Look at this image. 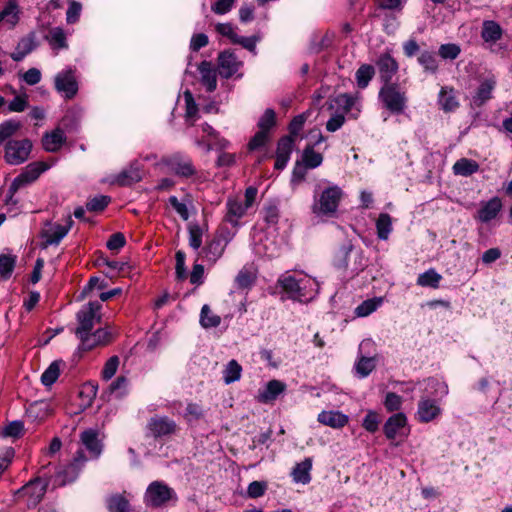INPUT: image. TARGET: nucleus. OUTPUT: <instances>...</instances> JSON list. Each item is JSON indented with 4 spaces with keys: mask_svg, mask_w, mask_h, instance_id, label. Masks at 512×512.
I'll return each instance as SVG.
<instances>
[{
    "mask_svg": "<svg viewBox=\"0 0 512 512\" xmlns=\"http://www.w3.org/2000/svg\"><path fill=\"white\" fill-rule=\"evenodd\" d=\"M379 99L393 114H401L406 107V91L396 82L383 84L379 91Z\"/></svg>",
    "mask_w": 512,
    "mask_h": 512,
    "instance_id": "obj_1",
    "label": "nucleus"
},
{
    "mask_svg": "<svg viewBox=\"0 0 512 512\" xmlns=\"http://www.w3.org/2000/svg\"><path fill=\"white\" fill-rule=\"evenodd\" d=\"M100 309L101 304L98 301H91L76 314L78 326L74 333L80 342L91 333L95 323L101 322V315L98 313Z\"/></svg>",
    "mask_w": 512,
    "mask_h": 512,
    "instance_id": "obj_2",
    "label": "nucleus"
},
{
    "mask_svg": "<svg viewBox=\"0 0 512 512\" xmlns=\"http://www.w3.org/2000/svg\"><path fill=\"white\" fill-rule=\"evenodd\" d=\"M49 481L41 477H36L30 480L26 485L15 492L18 498H27V507L35 508L43 499Z\"/></svg>",
    "mask_w": 512,
    "mask_h": 512,
    "instance_id": "obj_3",
    "label": "nucleus"
},
{
    "mask_svg": "<svg viewBox=\"0 0 512 512\" xmlns=\"http://www.w3.org/2000/svg\"><path fill=\"white\" fill-rule=\"evenodd\" d=\"M342 197V191L337 186L326 188L320 195V198L312 207L313 213L320 215H332L337 210Z\"/></svg>",
    "mask_w": 512,
    "mask_h": 512,
    "instance_id": "obj_4",
    "label": "nucleus"
},
{
    "mask_svg": "<svg viewBox=\"0 0 512 512\" xmlns=\"http://www.w3.org/2000/svg\"><path fill=\"white\" fill-rule=\"evenodd\" d=\"M31 149L29 139L10 140L5 145V160L9 164L19 165L28 159Z\"/></svg>",
    "mask_w": 512,
    "mask_h": 512,
    "instance_id": "obj_5",
    "label": "nucleus"
},
{
    "mask_svg": "<svg viewBox=\"0 0 512 512\" xmlns=\"http://www.w3.org/2000/svg\"><path fill=\"white\" fill-rule=\"evenodd\" d=\"M173 490L166 484L154 481L145 493L144 501L148 506L161 507L172 498Z\"/></svg>",
    "mask_w": 512,
    "mask_h": 512,
    "instance_id": "obj_6",
    "label": "nucleus"
},
{
    "mask_svg": "<svg viewBox=\"0 0 512 512\" xmlns=\"http://www.w3.org/2000/svg\"><path fill=\"white\" fill-rule=\"evenodd\" d=\"M49 167V164L45 162H32L28 164L25 170L11 183V192L16 193L21 187L32 183Z\"/></svg>",
    "mask_w": 512,
    "mask_h": 512,
    "instance_id": "obj_7",
    "label": "nucleus"
},
{
    "mask_svg": "<svg viewBox=\"0 0 512 512\" xmlns=\"http://www.w3.org/2000/svg\"><path fill=\"white\" fill-rule=\"evenodd\" d=\"M86 462L87 457L84 451L79 449L73 456L72 461L62 471L58 472L57 478L60 479L59 484L65 485L68 482L74 481Z\"/></svg>",
    "mask_w": 512,
    "mask_h": 512,
    "instance_id": "obj_8",
    "label": "nucleus"
},
{
    "mask_svg": "<svg viewBox=\"0 0 512 512\" xmlns=\"http://www.w3.org/2000/svg\"><path fill=\"white\" fill-rule=\"evenodd\" d=\"M73 223L74 222L71 216H68L66 225L52 224L51 222H47V225L50 226V228L42 231V237L45 239L43 242V248H46L49 245L59 244L60 241L67 235Z\"/></svg>",
    "mask_w": 512,
    "mask_h": 512,
    "instance_id": "obj_9",
    "label": "nucleus"
},
{
    "mask_svg": "<svg viewBox=\"0 0 512 512\" xmlns=\"http://www.w3.org/2000/svg\"><path fill=\"white\" fill-rule=\"evenodd\" d=\"M147 428L154 438H161L174 434L177 430V425L168 417L156 415L149 420Z\"/></svg>",
    "mask_w": 512,
    "mask_h": 512,
    "instance_id": "obj_10",
    "label": "nucleus"
},
{
    "mask_svg": "<svg viewBox=\"0 0 512 512\" xmlns=\"http://www.w3.org/2000/svg\"><path fill=\"white\" fill-rule=\"evenodd\" d=\"M55 88L65 94L67 99H72L78 91V84L72 69L60 72L55 77Z\"/></svg>",
    "mask_w": 512,
    "mask_h": 512,
    "instance_id": "obj_11",
    "label": "nucleus"
},
{
    "mask_svg": "<svg viewBox=\"0 0 512 512\" xmlns=\"http://www.w3.org/2000/svg\"><path fill=\"white\" fill-rule=\"evenodd\" d=\"M218 70L221 77L231 78L241 66L235 54L230 50H225L218 55Z\"/></svg>",
    "mask_w": 512,
    "mask_h": 512,
    "instance_id": "obj_12",
    "label": "nucleus"
},
{
    "mask_svg": "<svg viewBox=\"0 0 512 512\" xmlns=\"http://www.w3.org/2000/svg\"><path fill=\"white\" fill-rule=\"evenodd\" d=\"M407 426V418L404 413H396L388 418L383 426V432L389 440H393L396 436H407L405 432Z\"/></svg>",
    "mask_w": 512,
    "mask_h": 512,
    "instance_id": "obj_13",
    "label": "nucleus"
},
{
    "mask_svg": "<svg viewBox=\"0 0 512 512\" xmlns=\"http://www.w3.org/2000/svg\"><path fill=\"white\" fill-rule=\"evenodd\" d=\"M112 341V334L106 328H98L84 338L80 345V351H90L97 346H105Z\"/></svg>",
    "mask_w": 512,
    "mask_h": 512,
    "instance_id": "obj_14",
    "label": "nucleus"
},
{
    "mask_svg": "<svg viewBox=\"0 0 512 512\" xmlns=\"http://www.w3.org/2000/svg\"><path fill=\"white\" fill-rule=\"evenodd\" d=\"M379 77L383 84L392 82L393 76L398 71L397 61L388 53L382 54L376 61Z\"/></svg>",
    "mask_w": 512,
    "mask_h": 512,
    "instance_id": "obj_15",
    "label": "nucleus"
},
{
    "mask_svg": "<svg viewBox=\"0 0 512 512\" xmlns=\"http://www.w3.org/2000/svg\"><path fill=\"white\" fill-rule=\"evenodd\" d=\"M164 162L177 176L188 178L196 174V169L192 162L184 160L179 155H174Z\"/></svg>",
    "mask_w": 512,
    "mask_h": 512,
    "instance_id": "obj_16",
    "label": "nucleus"
},
{
    "mask_svg": "<svg viewBox=\"0 0 512 512\" xmlns=\"http://www.w3.org/2000/svg\"><path fill=\"white\" fill-rule=\"evenodd\" d=\"M142 180V170L141 166L137 161L132 162L128 168L121 171L113 183L119 186H130L134 183L140 182Z\"/></svg>",
    "mask_w": 512,
    "mask_h": 512,
    "instance_id": "obj_17",
    "label": "nucleus"
},
{
    "mask_svg": "<svg viewBox=\"0 0 512 512\" xmlns=\"http://www.w3.org/2000/svg\"><path fill=\"white\" fill-rule=\"evenodd\" d=\"M198 71L201 75V84L206 87L207 92H213L217 87V72L212 63L207 60L200 62Z\"/></svg>",
    "mask_w": 512,
    "mask_h": 512,
    "instance_id": "obj_18",
    "label": "nucleus"
},
{
    "mask_svg": "<svg viewBox=\"0 0 512 512\" xmlns=\"http://www.w3.org/2000/svg\"><path fill=\"white\" fill-rule=\"evenodd\" d=\"M502 208V201L495 196L489 201L482 203V207L478 210L477 218L483 223H487L496 218Z\"/></svg>",
    "mask_w": 512,
    "mask_h": 512,
    "instance_id": "obj_19",
    "label": "nucleus"
},
{
    "mask_svg": "<svg viewBox=\"0 0 512 512\" xmlns=\"http://www.w3.org/2000/svg\"><path fill=\"white\" fill-rule=\"evenodd\" d=\"M80 440L92 458L99 457L102 452V444L98 439V432L96 430H84L80 435Z\"/></svg>",
    "mask_w": 512,
    "mask_h": 512,
    "instance_id": "obj_20",
    "label": "nucleus"
},
{
    "mask_svg": "<svg viewBox=\"0 0 512 512\" xmlns=\"http://www.w3.org/2000/svg\"><path fill=\"white\" fill-rule=\"evenodd\" d=\"M35 40L36 35L34 32H31L27 36L21 38L17 44L15 52L11 54V58L16 62L23 60L27 54L37 47Z\"/></svg>",
    "mask_w": 512,
    "mask_h": 512,
    "instance_id": "obj_21",
    "label": "nucleus"
},
{
    "mask_svg": "<svg viewBox=\"0 0 512 512\" xmlns=\"http://www.w3.org/2000/svg\"><path fill=\"white\" fill-rule=\"evenodd\" d=\"M286 388V385L279 380H271L266 384L263 391H260L257 399L261 403H269L274 401L279 394Z\"/></svg>",
    "mask_w": 512,
    "mask_h": 512,
    "instance_id": "obj_22",
    "label": "nucleus"
},
{
    "mask_svg": "<svg viewBox=\"0 0 512 512\" xmlns=\"http://www.w3.org/2000/svg\"><path fill=\"white\" fill-rule=\"evenodd\" d=\"M318 421L332 428H342L348 423V416L339 411H323L318 415Z\"/></svg>",
    "mask_w": 512,
    "mask_h": 512,
    "instance_id": "obj_23",
    "label": "nucleus"
},
{
    "mask_svg": "<svg viewBox=\"0 0 512 512\" xmlns=\"http://www.w3.org/2000/svg\"><path fill=\"white\" fill-rule=\"evenodd\" d=\"M64 131L60 128H56L51 133H46L42 138L43 148L48 152H56L59 150L61 145L65 142Z\"/></svg>",
    "mask_w": 512,
    "mask_h": 512,
    "instance_id": "obj_24",
    "label": "nucleus"
},
{
    "mask_svg": "<svg viewBox=\"0 0 512 512\" xmlns=\"http://www.w3.org/2000/svg\"><path fill=\"white\" fill-rule=\"evenodd\" d=\"M440 413V408L435 401L430 399L421 400L418 404V419L421 422H429L436 418Z\"/></svg>",
    "mask_w": 512,
    "mask_h": 512,
    "instance_id": "obj_25",
    "label": "nucleus"
},
{
    "mask_svg": "<svg viewBox=\"0 0 512 512\" xmlns=\"http://www.w3.org/2000/svg\"><path fill=\"white\" fill-rule=\"evenodd\" d=\"M312 468L311 458H306L302 462L296 464L292 470L293 480L297 483L307 484L311 480L310 470Z\"/></svg>",
    "mask_w": 512,
    "mask_h": 512,
    "instance_id": "obj_26",
    "label": "nucleus"
},
{
    "mask_svg": "<svg viewBox=\"0 0 512 512\" xmlns=\"http://www.w3.org/2000/svg\"><path fill=\"white\" fill-rule=\"evenodd\" d=\"M247 207L236 199H229L227 201V214L225 220L234 226L238 224L237 220L243 217L247 211Z\"/></svg>",
    "mask_w": 512,
    "mask_h": 512,
    "instance_id": "obj_27",
    "label": "nucleus"
},
{
    "mask_svg": "<svg viewBox=\"0 0 512 512\" xmlns=\"http://www.w3.org/2000/svg\"><path fill=\"white\" fill-rule=\"evenodd\" d=\"M109 512H131L129 499L123 494H113L107 499Z\"/></svg>",
    "mask_w": 512,
    "mask_h": 512,
    "instance_id": "obj_28",
    "label": "nucleus"
},
{
    "mask_svg": "<svg viewBox=\"0 0 512 512\" xmlns=\"http://www.w3.org/2000/svg\"><path fill=\"white\" fill-rule=\"evenodd\" d=\"M439 105L445 112L454 111L458 108L459 103L456 100L454 90L443 87L439 94Z\"/></svg>",
    "mask_w": 512,
    "mask_h": 512,
    "instance_id": "obj_29",
    "label": "nucleus"
},
{
    "mask_svg": "<svg viewBox=\"0 0 512 512\" xmlns=\"http://www.w3.org/2000/svg\"><path fill=\"white\" fill-rule=\"evenodd\" d=\"M479 170V164L471 159L461 158L453 165V172L456 175L470 176Z\"/></svg>",
    "mask_w": 512,
    "mask_h": 512,
    "instance_id": "obj_30",
    "label": "nucleus"
},
{
    "mask_svg": "<svg viewBox=\"0 0 512 512\" xmlns=\"http://www.w3.org/2000/svg\"><path fill=\"white\" fill-rule=\"evenodd\" d=\"M481 36L486 42H496L502 36V28L495 21H484Z\"/></svg>",
    "mask_w": 512,
    "mask_h": 512,
    "instance_id": "obj_31",
    "label": "nucleus"
},
{
    "mask_svg": "<svg viewBox=\"0 0 512 512\" xmlns=\"http://www.w3.org/2000/svg\"><path fill=\"white\" fill-rule=\"evenodd\" d=\"M375 75V69L370 64L361 65L356 71V82L359 88L364 89Z\"/></svg>",
    "mask_w": 512,
    "mask_h": 512,
    "instance_id": "obj_32",
    "label": "nucleus"
},
{
    "mask_svg": "<svg viewBox=\"0 0 512 512\" xmlns=\"http://www.w3.org/2000/svg\"><path fill=\"white\" fill-rule=\"evenodd\" d=\"M493 85L489 82H483L477 89L476 95L472 99V105L481 107L487 100L491 98Z\"/></svg>",
    "mask_w": 512,
    "mask_h": 512,
    "instance_id": "obj_33",
    "label": "nucleus"
},
{
    "mask_svg": "<svg viewBox=\"0 0 512 512\" xmlns=\"http://www.w3.org/2000/svg\"><path fill=\"white\" fill-rule=\"evenodd\" d=\"M224 248L221 246L220 239L211 240L203 249L202 254L211 262H215L223 252Z\"/></svg>",
    "mask_w": 512,
    "mask_h": 512,
    "instance_id": "obj_34",
    "label": "nucleus"
},
{
    "mask_svg": "<svg viewBox=\"0 0 512 512\" xmlns=\"http://www.w3.org/2000/svg\"><path fill=\"white\" fill-rule=\"evenodd\" d=\"M442 279L434 269H430L419 275L417 284L423 287L438 288L439 282Z\"/></svg>",
    "mask_w": 512,
    "mask_h": 512,
    "instance_id": "obj_35",
    "label": "nucleus"
},
{
    "mask_svg": "<svg viewBox=\"0 0 512 512\" xmlns=\"http://www.w3.org/2000/svg\"><path fill=\"white\" fill-rule=\"evenodd\" d=\"M323 157L320 153L315 152L311 145H308L302 155V163L310 169L318 167L322 163Z\"/></svg>",
    "mask_w": 512,
    "mask_h": 512,
    "instance_id": "obj_36",
    "label": "nucleus"
},
{
    "mask_svg": "<svg viewBox=\"0 0 512 512\" xmlns=\"http://www.w3.org/2000/svg\"><path fill=\"white\" fill-rule=\"evenodd\" d=\"M392 221L391 217L387 213H381L376 222L378 237L382 240H386L391 231Z\"/></svg>",
    "mask_w": 512,
    "mask_h": 512,
    "instance_id": "obj_37",
    "label": "nucleus"
},
{
    "mask_svg": "<svg viewBox=\"0 0 512 512\" xmlns=\"http://www.w3.org/2000/svg\"><path fill=\"white\" fill-rule=\"evenodd\" d=\"M16 265V256L0 255V275L3 279H8L14 271Z\"/></svg>",
    "mask_w": 512,
    "mask_h": 512,
    "instance_id": "obj_38",
    "label": "nucleus"
},
{
    "mask_svg": "<svg viewBox=\"0 0 512 512\" xmlns=\"http://www.w3.org/2000/svg\"><path fill=\"white\" fill-rule=\"evenodd\" d=\"M221 322L218 315L212 313L208 305H204L201 309L200 323L204 328L217 327Z\"/></svg>",
    "mask_w": 512,
    "mask_h": 512,
    "instance_id": "obj_39",
    "label": "nucleus"
},
{
    "mask_svg": "<svg viewBox=\"0 0 512 512\" xmlns=\"http://www.w3.org/2000/svg\"><path fill=\"white\" fill-rule=\"evenodd\" d=\"M279 283L283 290L290 296V298L297 299L301 295L299 283L294 277H284L283 279L279 280Z\"/></svg>",
    "mask_w": 512,
    "mask_h": 512,
    "instance_id": "obj_40",
    "label": "nucleus"
},
{
    "mask_svg": "<svg viewBox=\"0 0 512 512\" xmlns=\"http://www.w3.org/2000/svg\"><path fill=\"white\" fill-rule=\"evenodd\" d=\"M60 363L61 361H54L44 371L41 376V382L43 385L50 386L58 379L60 375Z\"/></svg>",
    "mask_w": 512,
    "mask_h": 512,
    "instance_id": "obj_41",
    "label": "nucleus"
},
{
    "mask_svg": "<svg viewBox=\"0 0 512 512\" xmlns=\"http://www.w3.org/2000/svg\"><path fill=\"white\" fill-rule=\"evenodd\" d=\"M21 128V123L15 120H7L0 124V145L13 136Z\"/></svg>",
    "mask_w": 512,
    "mask_h": 512,
    "instance_id": "obj_42",
    "label": "nucleus"
},
{
    "mask_svg": "<svg viewBox=\"0 0 512 512\" xmlns=\"http://www.w3.org/2000/svg\"><path fill=\"white\" fill-rule=\"evenodd\" d=\"M242 367L236 360H231L224 370V381L230 384L240 379Z\"/></svg>",
    "mask_w": 512,
    "mask_h": 512,
    "instance_id": "obj_43",
    "label": "nucleus"
},
{
    "mask_svg": "<svg viewBox=\"0 0 512 512\" xmlns=\"http://www.w3.org/2000/svg\"><path fill=\"white\" fill-rule=\"evenodd\" d=\"M418 62L424 67L426 72L434 74L438 69L436 55L431 52L424 51L421 53L418 57Z\"/></svg>",
    "mask_w": 512,
    "mask_h": 512,
    "instance_id": "obj_44",
    "label": "nucleus"
},
{
    "mask_svg": "<svg viewBox=\"0 0 512 512\" xmlns=\"http://www.w3.org/2000/svg\"><path fill=\"white\" fill-rule=\"evenodd\" d=\"M270 140V135L266 131H258L249 141L247 148L249 151H255L264 147Z\"/></svg>",
    "mask_w": 512,
    "mask_h": 512,
    "instance_id": "obj_45",
    "label": "nucleus"
},
{
    "mask_svg": "<svg viewBox=\"0 0 512 512\" xmlns=\"http://www.w3.org/2000/svg\"><path fill=\"white\" fill-rule=\"evenodd\" d=\"M110 201L111 198L109 196L99 195L90 199L86 203V208L87 210L92 212H101L108 206Z\"/></svg>",
    "mask_w": 512,
    "mask_h": 512,
    "instance_id": "obj_46",
    "label": "nucleus"
},
{
    "mask_svg": "<svg viewBox=\"0 0 512 512\" xmlns=\"http://www.w3.org/2000/svg\"><path fill=\"white\" fill-rule=\"evenodd\" d=\"M355 368H356V372L361 377L368 376L375 369L374 358H371V357H361L359 359V361L357 362Z\"/></svg>",
    "mask_w": 512,
    "mask_h": 512,
    "instance_id": "obj_47",
    "label": "nucleus"
},
{
    "mask_svg": "<svg viewBox=\"0 0 512 512\" xmlns=\"http://www.w3.org/2000/svg\"><path fill=\"white\" fill-rule=\"evenodd\" d=\"M276 124V114L273 109H266L262 117L258 122V127L260 131H266L269 133V130L275 126Z\"/></svg>",
    "mask_w": 512,
    "mask_h": 512,
    "instance_id": "obj_48",
    "label": "nucleus"
},
{
    "mask_svg": "<svg viewBox=\"0 0 512 512\" xmlns=\"http://www.w3.org/2000/svg\"><path fill=\"white\" fill-rule=\"evenodd\" d=\"M294 138L292 136H283L279 139L277 144L276 154L286 156L290 158V154L293 150Z\"/></svg>",
    "mask_w": 512,
    "mask_h": 512,
    "instance_id": "obj_49",
    "label": "nucleus"
},
{
    "mask_svg": "<svg viewBox=\"0 0 512 512\" xmlns=\"http://www.w3.org/2000/svg\"><path fill=\"white\" fill-rule=\"evenodd\" d=\"M255 281V276L247 269H242L235 278L239 289L249 288Z\"/></svg>",
    "mask_w": 512,
    "mask_h": 512,
    "instance_id": "obj_50",
    "label": "nucleus"
},
{
    "mask_svg": "<svg viewBox=\"0 0 512 512\" xmlns=\"http://www.w3.org/2000/svg\"><path fill=\"white\" fill-rule=\"evenodd\" d=\"M175 259L176 278L180 281H183L187 278V271L185 267V253L181 250L177 251L175 254Z\"/></svg>",
    "mask_w": 512,
    "mask_h": 512,
    "instance_id": "obj_51",
    "label": "nucleus"
},
{
    "mask_svg": "<svg viewBox=\"0 0 512 512\" xmlns=\"http://www.w3.org/2000/svg\"><path fill=\"white\" fill-rule=\"evenodd\" d=\"M49 42L51 45H56L58 48L67 47L66 36L63 29L56 27L50 30Z\"/></svg>",
    "mask_w": 512,
    "mask_h": 512,
    "instance_id": "obj_52",
    "label": "nucleus"
},
{
    "mask_svg": "<svg viewBox=\"0 0 512 512\" xmlns=\"http://www.w3.org/2000/svg\"><path fill=\"white\" fill-rule=\"evenodd\" d=\"M24 424L22 421L10 422L3 430L2 435L5 437L18 438L23 434Z\"/></svg>",
    "mask_w": 512,
    "mask_h": 512,
    "instance_id": "obj_53",
    "label": "nucleus"
},
{
    "mask_svg": "<svg viewBox=\"0 0 512 512\" xmlns=\"http://www.w3.org/2000/svg\"><path fill=\"white\" fill-rule=\"evenodd\" d=\"M118 365H119V358L118 356H112L110 357L105 365H104V368L102 370V377L104 380H109L111 379L116 371H117V368H118Z\"/></svg>",
    "mask_w": 512,
    "mask_h": 512,
    "instance_id": "obj_54",
    "label": "nucleus"
},
{
    "mask_svg": "<svg viewBox=\"0 0 512 512\" xmlns=\"http://www.w3.org/2000/svg\"><path fill=\"white\" fill-rule=\"evenodd\" d=\"M189 244L193 249H199L202 244V230L199 225L189 226Z\"/></svg>",
    "mask_w": 512,
    "mask_h": 512,
    "instance_id": "obj_55",
    "label": "nucleus"
},
{
    "mask_svg": "<svg viewBox=\"0 0 512 512\" xmlns=\"http://www.w3.org/2000/svg\"><path fill=\"white\" fill-rule=\"evenodd\" d=\"M81 10H82L81 3L77 2L75 0H71L69 3L67 13H66L67 23L73 24V23L77 22L80 17Z\"/></svg>",
    "mask_w": 512,
    "mask_h": 512,
    "instance_id": "obj_56",
    "label": "nucleus"
},
{
    "mask_svg": "<svg viewBox=\"0 0 512 512\" xmlns=\"http://www.w3.org/2000/svg\"><path fill=\"white\" fill-rule=\"evenodd\" d=\"M18 5L15 0H10L7 5L4 7V9L0 12L2 17L5 19L9 16H11V19H8L10 23L15 25L18 22Z\"/></svg>",
    "mask_w": 512,
    "mask_h": 512,
    "instance_id": "obj_57",
    "label": "nucleus"
},
{
    "mask_svg": "<svg viewBox=\"0 0 512 512\" xmlns=\"http://www.w3.org/2000/svg\"><path fill=\"white\" fill-rule=\"evenodd\" d=\"M356 101V98L348 93H342L339 94L335 98V103L342 107L344 113H348L351 111L352 107L354 106Z\"/></svg>",
    "mask_w": 512,
    "mask_h": 512,
    "instance_id": "obj_58",
    "label": "nucleus"
},
{
    "mask_svg": "<svg viewBox=\"0 0 512 512\" xmlns=\"http://www.w3.org/2000/svg\"><path fill=\"white\" fill-rule=\"evenodd\" d=\"M460 54V48L456 44H443L439 48V55L443 59H455Z\"/></svg>",
    "mask_w": 512,
    "mask_h": 512,
    "instance_id": "obj_59",
    "label": "nucleus"
},
{
    "mask_svg": "<svg viewBox=\"0 0 512 512\" xmlns=\"http://www.w3.org/2000/svg\"><path fill=\"white\" fill-rule=\"evenodd\" d=\"M267 485L265 482L253 481L248 486V496L250 498L261 497L266 491Z\"/></svg>",
    "mask_w": 512,
    "mask_h": 512,
    "instance_id": "obj_60",
    "label": "nucleus"
},
{
    "mask_svg": "<svg viewBox=\"0 0 512 512\" xmlns=\"http://www.w3.org/2000/svg\"><path fill=\"white\" fill-rule=\"evenodd\" d=\"M402 399L399 395L394 392H389L386 395L384 405L390 412L396 411L400 408Z\"/></svg>",
    "mask_w": 512,
    "mask_h": 512,
    "instance_id": "obj_61",
    "label": "nucleus"
},
{
    "mask_svg": "<svg viewBox=\"0 0 512 512\" xmlns=\"http://www.w3.org/2000/svg\"><path fill=\"white\" fill-rule=\"evenodd\" d=\"M378 424H379V420H378V415L377 413L373 412V411H369L366 415V417L364 418L363 420V427L368 431V432H375L377 431L378 429Z\"/></svg>",
    "mask_w": 512,
    "mask_h": 512,
    "instance_id": "obj_62",
    "label": "nucleus"
},
{
    "mask_svg": "<svg viewBox=\"0 0 512 512\" xmlns=\"http://www.w3.org/2000/svg\"><path fill=\"white\" fill-rule=\"evenodd\" d=\"M28 107L27 96H16L8 106L11 112H22Z\"/></svg>",
    "mask_w": 512,
    "mask_h": 512,
    "instance_id": "obj_63",
    "label": "nucleus"
},
{
    "mask_svg": "<svg viewBox=\"0 0 512 512\" xmlns=\"http://www.w3.org/2000/svg\"><path fill=\"white\" fill-rule=\"evenodd\" d=\"M126 243L125 237L122 233L117 232L110 236L107 241V248L110 250H119Z\"/></svg>",
    "mask_w": 512,
    "mask_h": 512,
    "instance_id": "obj_64",
    "label": "nucleus"
}]
</instances>
